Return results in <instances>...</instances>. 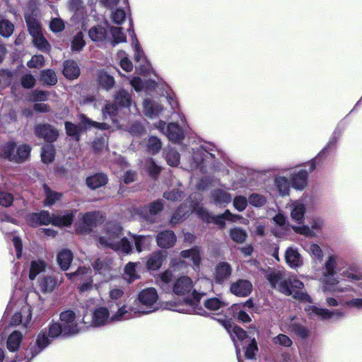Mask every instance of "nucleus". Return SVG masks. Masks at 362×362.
Masks as SVG:
<instances>
[{
	"label": "nucleus",
	"instance_id": "47",
	"mask_svg": "<svg viewBox=\"0 0 362 362\" xmlns=\"http://www.w3.org/2000/svg\"><path fill=\"white\" fill-rule=\"evenodd\" d=\"M88 34L90 38L95 42H102L106 36L105 30L101 26L93 27L90 29Z\"/></svg>",
	"mask_w": 362,
	"mask_h": 362
},
{
	"label": "nucleus",
	"instance_id": "25",
	"mask_svg": "<svg viewBox=\"0 0 362 362\" xmlns=\"http://www.w3.org/2000/svg\"><path fill=\"white\" fill-rule=\"evenodd\" d=\"M99 212H88L82 216V224L83 226L80 230L81 233H87L91 230L92 227L95 226L98 219L101 218Z\"/></svg>",
	"mask_w": 362,
	"mask_h": 362
},
{
	"label": "nucleus",
	"instance_id": "59",
	"mask_svg": "<svg viewBox=\"0 0 362 362\" xmlns=\"http://www.w3.org/2000/svg\"><path fill=\"white\" fill-rule=\"evenodd\" d=\"M110 32L113 37V46L119 42H123L126 41V36L122 31L121 28L112 27L110 29Z\"/></svg>",
	"mask_w": 362,
	"mask_h": 362
},
{
	"label": "nucleus",
	"instance_id": "39",
	"mask_svg": "<svg viewBox=\"0 0 362 362\" xmlns=\"http://www.w3.org/2000/svg\"><path fill=\"white\" fill-rule=\"evenodd\" d=\"M107 182V177L105 174L98 173L90 176L86 179V184L88 187L95 189L105 185Z\"/></svg>",
	"mask_w": 362,
	"mask_h": 362
},
{
	"label": "nucleus",
	"instance_id": "6",
	"mask_svg": "<svg viewBox=\"0 0 362 362\" xmlns=\"http://www.w3.org/2000/svg\"><path fill=\"white\" fill-rule=\"evenodd\" d=\"M139 305H134L128 307L129 310L132 313V318L141 315H147L158 310L159 304L158 294L154 288H147L141 290L137 297Z\"/></svg>",
	"mask_w": 362,
	"mask_h": 362
},
{
	"label": "nucleus",
	"instance_id": "30",
	"mask_svg": "<svg viewBox=\"0 0 362 362\" xmlns=\"http://www.w3.org/2000/svg\"><path fill=\"white\" fill-rule=\"evenodd\" d=\"M201 247L195 246L191 249L182 250L180 255L185 259H191L194 266L197 268L199 267L201 262Z\"/></svg>",
	"mask_w": 362,
	"mask_h": 362
},
{
	"label": "nucleus",
	"instance_id": "11",
	"mask_svg": "<svg viewBox=\"0 0 362 362\" xmlns=\"http://www.w3.org/2000/svg\"><path fill=\"white\" fill-rule=\"evenodd\" d=\"M315 168V160L310 161L306 166L293 168L290 173L291 187L296 190H303L308 185V176Z\"/></svg>",
	"mask_w": 362,
	"mask_h": 362
},
{
	"label": "nucleus",
	"instance_id": "12",
	"mask_svg": "<svg viewBox=\"0 0 362 362\" xmlns=\"http://www.w3.org/2000/svg\"><path fill=\"white\" fill-rule=\"evenodd\" d=\"M305 311L310 318L318 317L322 320H339L345 316V312L341 310H328L315 305H307Z\"/></svg>",
	"mask_w": 362,
	"mask_h": 362
},
{
	"label": "nucleus",
	"instance_id": "33",
	"mask_svg": "<svg viewBox=\"0 0 362 362\" xmlns=\"http://www.w3.org/2000/svg\"><path fill=\"white\" fill-rule=\"evenodd\" d=\"M57 260L61 269L66 271L73 260V253L68 249H63L58 253Z\"/></svg>",
	"mask_w": 362,
	"mask_h": 362
},
{
	"label": "nucleus",
	"instance_id": "41",
	"mask_svg": "<svg viewBox=\"0 0 362 362\" xmlns=\"http://www.w3.org/2000/svg\"><path fill=\"white\" fill-rule=\"evenodd\" d=\"M16 144L13 141H8L0 146V156L13 161L15 158Z\"/></svg>",
	"mask_w": 362,
	"mask_h": 362
},
{
	"label": "nucleus",
	"instance_id": "56",
	"mask_svg": "<svg viewBox=\"0 0 362 362\" xmlns=\"http://www.w3.org/2000/svg\"><path fill=\"white\" fill-rule=\"evenodd\" d=\"M147 147L148 152L154 155L160 150L162 144L158 138L156 136H151L148 139Z\"/></svg>",
	"mask_w": 362,
	"mask_h": 362
},
{
	"label": "nucleus",
	"instance_id": "18",
	"mask_svg": "<svg viewBox=\"0 0 362 362\" xmlns=\"http://www.w3.org/2000/svg\"><path fill=\"white\" fill-rule=\"evenodd\" d=\"M35 133L48 142L55 141L59 136L57 130L49 124H38L35 128Z\"/></svg>",
	"mask_w": 362,
	"mask_h": 362
},
{
	"label": "nucleus",
	"instance_id": "2",
	"mask_svg": "<svg viewBox=\"0 0 362 362\" xmlns=\"http://www.w3.org/2000/svg\"><path fill=\"white\" fill-rule=\"evenodd\" d=\"M191 291L192 298H185L182 302L170 304V309L182 313L203 315L204 310L198 306L201 294L193 290L192 280L186 276L177 279L173 284V292L180 296L189 294Z\"/></svg>",
	"mask_w": 362,
	"mask_h": 362
},
{
	"label": "nucleus",
	"instance_id": "17",
	"mask_svg": "<svg viewBox=\"0 0 362 362\" xmlns=\"http://www.w3.org/2000/svg\"><path fill=\"white\" fill-rule=\"evenodd\" d=\"M230 291L236 296L247 297L252 293V284L247 279H240L231 284Z\"/></svg>",
	"mask_w": 362,
	"mask_h": 362
},
{
	"label": "nucleus",
	"instance_id": "64",
	"mask_svg": "<svg viewBox=\"0 0 362 362\" xmlns=\"http://www.w3.org/2000/svg\"><path fill=\"white\" fill-rule=\"evenodd\" d=\"M64 28V23L59 18H53L49 23V28L53 33L61 32Z\"/></svg>",
	"mask_w": 362,
	"mask_h": 362
},
{
	"label": "nucleus",
	"instance_id": "19",
	"mask_svg": "<svg viewBox=\"0 0 362 362\" xmlns=\"http://www.w3.org/2000/svg\"><path fill=\"white\" fill-rule=\"evenodd\" d=\"M32 317L31 308L28 303H25L19 312L15 313L11 319V323L13 325L22 324L27 327Z\"/></svg>",
	"mask_w": 362,
	"mask_h": 362
},
{
	"label": "nucleus",
	"instance_id": "49",
	"mask_svg": "<svg viewBox=\"0 0 362 362\" xmlns=\"http://www.w3.org/2000/svg\"><path fill=\"white\" fill-rule=\"evenodd\" d=\"M247 235L243 229L235 227L230 230V238L237 243H243L246 240Z\"/></svg>",
	"mask_w": 362,
	"mask_h": 362
},
{
	"label": "nucleus",
	"instance_id": "48",
	"mask_svg": "<svg viewBox=\"0 0 362 362\" xmlns=\"http://www.w3.org/2000/svg\"><path fill=\"white\" fill-rule=\"evenodd\" d=\"M40 81L48 86H54L57 82L56 74L50 69L43 70L40 75Z\"/></svg>",
	"mask_w": 362,
	"mask_h": 362
},
{
	"label": "nucleus",
	"instance_id": "54",
	"mask_svg": "<svg viewBox=\"0 0 362 362\" xmlns=\"http://www.w3.org/2000/svg\"><path fill=\"white\" fill-rule=\"evenodd\" d=\"M144 168L149 175L153 178H156L160 172V168L156 164L152 158H148L146 160Z\"/></svg>",
	"mask_w": 362,
	"mask_h": 362
},
{
	"label": "nucleus",
	"instance_id": "14",
	"mask_svg": "<svg viewBox=\"0 0 362 362\" xmlns=\"http://www.w3.org/2000/svg\"><path fill=\"white\" fill-rule=\"evenodd\" d=\"M60 325L64 329V336L78 334L81 330L80 323L76 318L75 313L71 310H66L60 314Z\"/></svg>",
	"mask_w": 362,
	"mask_h": 362
},
{
	"label": "nucleus",
	"instance_id": "29",
	"mask_svg": "<svg viewBox=\"0 0 362 362\" xmlns=\"http://www.w3.org/2000/svg\"><path fill=\"white\" fill-rule=\"evenodd\" d=\"M199 209H200V206L198 205V201H197V202L192 203L190 204V207L186 211H184L183 206H181L173 215L170 219V223L176 224L180 222L185 216L189 212L195 211L197 214V210Z\"/></svg>",
	"mask_w": 362,
	"mask_h": 362
},
{
	"label": "nucleus",
	"instance_id": "28",
	"mask_svg": "<svg viewBox=\"0 0 362 362\" xmlns=\"http://www.w3.org/2000/svg\"><path fill=\"white\" fill-rule=\"evenodd\" d=\"M61 281V279H58L54 276H47L38 280V286L42 292L52 291L59 286Z\"/></svg>",
	"mask_w": 362,
	"mask_h": 362
},
{
	"label": "nucleus",
	"instance_id": "38",
	"mask_svg": "<svg viewBox=\"0 0 362 362\" xmlns=\"http://www.w3.org/2000/svg\"><path fill=\"white\" fill-rule=\"evenodd\" d=\"M98 82L100 87L106 90L112 88L115 83L114 78L104 71L98 72Z\"/></svg>",
	"mask_w": 362,
	"mask_h": 362
},
{
	"label": "nucleus",
	"instance_id": "46",
	"mask_svg": "<svg viewBox=\"0 0 362 362\" xmlns=\"http://www.w3.org/2000/svg\"><path fill=\"white\" fill-rule=\"evenodd\" d=\"M136 264L129 262L124 268V279L129 283L139 278V275L136 271Z\"/></svg>",
	"mask_w": 362,
	"mask_h": 362
},
{
	"label": "nucleus",
	"instance_id": "10",
	"mask_svg": "<svg viewBox=\"0 0 362 362\" xmlns=\"http://www.w3.org/2000/svg\"><path fill=\"white\" fill-rule=\"evenodd\" d=\"M38 1L39 0H30L25 8V19L29 33L32 37L42 33L39 22Z\"/></svg>",
	"mask_w": 362,
	"mask_h": 362
},
{
	"label": "nucleus",
	"instance_id": "51",
	"mask_svg": "<svg viewBox=\"0 0 362 362\" xmlns=\"http://www.w3.org/2000/svg\"><path fill=\"white\" fill-rule=\"evenodd\" d=\"M204 304L206 308L213 311L218 310L227 305V303L218 298H209L204 301Z\"/></svg>",
	"mask_w": 362,
	"mask_h": 362
},
{
	"label": "nucleus",
	"instance_id": "21",
	"mask_svg": "<svg viewBox=\"0 0 362 362\" xmlns=\"http://www.w3.org/2000/svg\"><path fill=\"white\" fill-rule=\"evenodd\" d=\"M232 268L227 262H220L215 269L214 279L216 283L222 284L231 275Z\"/></svg>",
	"mask_w": 362,
	"mask_h": 362
},
{
	"label": "nucleus",
	"instance_id": "60",
	"mask_svg": "<svg viewBox=\"0 0 362 362\" xmlns=\"http://www.w3.org/2000/svg\"><path fill=\"white\" fill-rule=\"evenodd\" d=\"M293 230L298 234L305 235L308 238H314L316 236L317 233L313 231L311 227L308 226H293Z\"/></svg>",
	"mask_w": 362,
	"mask_h": 362
},
{
	"label": "nucleus",
	"instance_id": "34",
	"mask_svg": "<svg viewBox=\"0 0 362 362\" xmlns=\"http://www.w3.org/2000/svg\"><path fill=\"white\" fill-rule=\"evenodd\" d=\"M163 208V203L161 200H157L149 205L145 206L141 209V213L146 220L151 221L150 216L156 215Z\"/></svg>",
	"mask_w": 362,
	"mask_h": 362
},
{
	"label": "nucleus",
	"instance_id": "42",
	"mask_svg": "<svg viewBox=\"0 0 362 362\" xmlns=\"http://www.w3.org/2000/svg\"><path fill=\"white\" fill-rule=\"evenodd\" d=\"M30 153V148L28 145L22 144L18 147L16 146V152L14 154L15 158H13V162H24L28 158Z\"/></svg>",
	"mask_w": 362,
	"mask_h": 362
},
{
	"label": "nucleus",
	"instance_id": "8",
	"mask_svg": "<svg viewBox=\"0 0 362 362\" xmlns=\"http://www.w3.org/2000/svg\"><path fill=\"white\" fill-rule=\"evenodd\" d=\"M60 334L64 335V329L59 323L51 324L48 331L42 330L37 335L35 344L30 347L32 357L37 356L50 344L53 339L58 337Z\"/></svg>",
	"mask_w": 362,
	"mask_h": 362
},
{
	"label": "nucleus",
	"instance_id": "7",
	"mask_svg": "<svg viewBox=\"0 0 362 362\" xmlns=\"http://www.w3.org/2000/svg\"><path fill=\"white\" fill-rule=\"evenodd\" d=\"M76 211L66 212L64 215L53 216L47 211H42L39 213H33L28 217V223L35 226L37 225H48L52 223L56 226H69L71 224L74 218V213Z\"/></svg>",
	"mask_w": 362,
	"mask_h": 362
},
{
	"label": "nucleus",
	"instance_id": "35",
	"mask_svg": "<svg viewBox=\"0 0 362 362\" xmlns=\"http://www.w3.org/2000/svg\"><path fill=\"white\" fill-rule=\"evenodd\" d=\"M274 185L279 194L281 197L287 196L289 194L291 181L284 176H276L274 180Z\"/></svg>",
	"mask_w": 362,
	"mask_h": 362
},
{
	"label": "nucleus",
	"instance_id": "61",
	"mask_svg": "<svg viewBox=\"0 0 362 362\" xmlns=\"http://www.w3.org/2000/svg\"><path fill=\"white\" fill-rule=\"evenodd\" d=\"M346 294L342 296H337V298L327 297L326 298V304L329 307H336L341 305L345 307Z\"/></svg>",
	"mask_w": 362,
	"mask_h": 362
},
{
	"label": "nucleus",
	"instance_id": "1",
	"mask_svg": "<svg viewBox=\"0 0 362 362\" xmlns=\"http://www.w3.org/2000/svg\"><path fill=\"white\" fill-rule=\"evenodd\" d=\"M341 257L330 255L327 258L321 281L324 292L346 293L345 307L362 309V270L354 264L344 267Z\"/></svg>",
	"mask_w": 362,
	"mask_h": 362
},
{
	"label": "nucleus",
	"instance_id": "26",
	"mask_svg": "<svg viewBox=\"0 0 362 362\" xmlns=\"http://www.w3.org/2000/svg\"><path fill=\"white\" fill-rule=\"evenodd\" d=\"M176 242V236L172 230H165L157 235L158 245L163 248L173 247Z\"/></svg>",
	"mask_w": 362,
	"mask_h": 362
},
{
	"label": "nucleus",
	"instance_id": "55",
	"mask_svg": "<svg viewBox=\"0 0 362 362\" xmlns=\"http://www.w3.org/2000/svg\"><path fill=\"white\" fill-rule=\"evenodd\" d=\"M83 34L82 32H78L73 38L71 41V50L74 52L81 51L86 45L83 39Z\"/></svg>",
	"mask_w": 362,
	"mask_h": 362
},
{
	"label": "nucleus",
	"instance_id": "50",
	"mask_svg": "<svg viewBox=\"0 0 362 362\" xmlns=\"http://www.w3.org/2000/svg\"><path fill=\"white\" fill-rule=\"evenodd\" d=\"M33 42L35 46L41 51H49L50 45L45 37L43 36L42 33L33 36Z\"/></svg>",
	"mask_w": 362,
	"mask_h": 362
},
{
	"label": "nucleus",
	"instance_id": "40",
	"mask_svg": "<svg viewBox=\"0 0 362 362\" xmlns=\"http://www.w3.org/2000/svg\"><path fill=\"white\" fill-rule=\"evenodd\" d=\"M211 197L215 204L219 205H226L229 204L232 200L231 195L227 192L222 189H215L212 194Z\"/></svg>",
	"mask_w": 362,
	"mask_h": 362
},
{
	"label": "nucleus",
	"instance_id": "3",
	"mask_svg": "<svg viewBox=\"0 0 362 362\" xmlns=\"http://www.w3.org/2000/svg\"><path fill=\"white\" fill-rule=\"evenodd\" d=\"M266 277L272 286L281 293L303 302H312L310 296L303 290V283L296 277L292 276L286 278L281 273L274 271L268 272Z\"/></svg>",
	"mask_w": 362,
	"mask_h": 362
},
{
	"label": "nucleus",
	"instance_id": "31",
	"mask_svg": "<svg viewBox=\"0 0 362 362\" xmlns=\"http://www.w3.org/2000/svg\"><path fill=\"white\" fill-rule=\"evenodd\" d=\"M92 265L95 270L103 275L105 278L107 279L111 276L110 271L112 267L110 260H107L106 259H98Z\"/></svg>",
	"mask_w": 362,
	"mask_h": 362
},
{
	"label": "nucleus",
	"instance_id": "44",
	"mask_svg": "<svg viewBox=\"0 0 362 362\" xmlns=\"http://www.w3.org/2000/svg\"><path fill=\"white\" fill-rule=\"evenodd\" d=\"M46 264L42 260H34L31 262L29 273V278L33 280L35 277L45 271Z\"/></svg>",
	"mask_w": 362,
	"mask_h": 362
},
{
	"label": "nucleus",
	"instance_id": "36",
	"mask_svg": "<svg viewBox=\"0 0 362 362\" xmlns=\"http://www.w3.org/2000/svg\"><path fill=\"white\" fill-rule=\"evenodd\" d=\"M63 74L66 78L73 79L79 76L80 69L75 62L67 60L64 63Z\"/></svg>",
	"mask_w": 362,
	"mask_h": 362
},
{
	"label": "nucleus",
	"instance_id": "5",
	"mask_svg": "<svg viewBox=\"0 0 362 362\" xmlns=\"http://www.w3.org/2000/svg\"><path fill=\"white\" fill-rule=\"evenodd\" d=\"M119 307L117 310L112 315L109 310L104 306L96 307L92 313L90 325L95 327L105 326L113 321H122L132 318V313L129 310L128 306L121 305L117 303Z\"/></svg>",
	"mask_w": 362,
	"mask_h": 362
},
{
	"label": "nucleus",
	"instance_id": "63",
	"mask_svg": "<svg viewBox=\"0 0 362 362\" xmlns=\"http://www.w3.org/2000/svg\"><path fill=\"white\" fill-rule=\"evenodd\" d=\"M266 198L259 194H252L248 199V202L256 207L262 206L266 203Z\"/></svg>",
	"mask_w": 362,
	"mask_h": 362
},
{
	"label": "nucleus",
	"instance_id": "52",
	"mask_svg": "<svg viewBox=\"0 0 362 362\" xmlns=\"http://www.w3.org/2000/svg\"><path fill=\"white\" fill-rule=\"evenodd\" d=\"M42 160L45 163H49L54 160V148L52 144H46L42 146L41 152Z\"/></svg>",
	"mask_w": 362,
	"mask_h": 362
},
{
	"label": "nucleus",
	"instance_id": "58",
	"mask_svg": "<svg viewBox=\"0 0 362 362\" xmlns=\"http://www.w3.org/2000/svg\"><path fill=\"white\" fill-rule=\"evenodd\" d=\"M14 26L13 23L7 20L0 21V35L8 37L11 36L13 32Z\"/></svg>",
	"mask_w": 362,
	"mask_h": 362
},
{
	"label": "nucleus",
	"instance_id": "24",
	"mask_svg": "<svg viewBox=\"0 0 362 362\" xmlns=\"http://www.w3.org/2000/svg\"><path fill=\"white\" fill-rule=\"evenodd\" d=\"M285 258L287 264L291 268L300 267L303 264V258L296 248L288 247L285 252Z\"/></svg>",
	"mask_w": 362,
	"mask_h": 362
},
{
	"label": "nucleus",
	"instance_id": "53",
	"mask_svg": "<svg viewBox=\"0 0 362 362\" xmlns=\"http://www.w3.org/2000/svg\"><path fill=\"white\" fill-rule=\"evenodd\" d=\"M241 349H245V357L248 359H252L255 357L256 352L257 351V345L256 340L254 337L249 341L247 344H244Z\"/></svg>",
	"mask_w": 362,
	"mask_h": 362
},
{
	"label": "nucleus",
	"instance_id": "23",
	"mask_svg": "<svg viewBox=\"0 0 362 362\" xmlns=\"http://www.w3.org/2000/svg\"><path fill=\"white\" fill-rule=\"evenodd\" d=\"M197 215L204 221L208 223H214L221 228L225 227V212L223 214L218 216H213L210 214L205 209L200 207L197 210Z\"/></svg>",
	"mask_w": 362,
	"mask_h": 362
},
{
	"label": "nucleus",
	"instance_id": "37",
	"mask_svg": "<svg viewBox=\"0 0 362 362\" xmlns=\"http://www.w3.org/2000/svg\"><path fill=\"white\" fill-rule=\"evenodd\" d=\"M23 340V334L19 331L13 332L8 337L6 345L11 352L16 351Z\"/></svg>",
	"mask_w": 362,
	"mask_h": 362
},
{
	"label": "nucleus",
	"instance_id": "22",
	"mask_svg": "<svg viewBox=\"0 0 362 362\" xmlns=\"http://www.w3.org/2000/svg\"><path fill=\"white\" fill-rule=\"evenodd\" d=\"M167 252L165 251H156L148 257L146 262V267L149 270H158L162 266L166 258Z\"/></svg>",
	"mask_w": 362,
	"mask_h": 362
},
{
	"label": "nucleus",
	"instance_id": "13",
	"mask_svg": "<svg viewBox=\"0 0 362 362\" xmlns=\"http://www.w3.org/2000/svg\"><path fill=\"white\" fill-rule=\"evenodd\" d=\"M132 21L130 19L129 20V28L128 29V31L129 32V34L131 35L132 37V46L134 47V60L139 63L138 66H136L137 69H139V71L141 74H145L148 73L151 69V65L148 63V62L146 60L143 51L141 50V47L139 45V41L136 37L135 33L134 32V30L132 28Z\"/></svg>",
	"mask_w": 362,
	"mask_h": 362
},
{
	"label": "nucleus",
	"instance_id": "62",
	"mask_svg": "<svg viewBox=\"0 0 362 362\" xmlns=\"http://www.w3.org/2000/svg\"><path fill=\"white\" fill-rule=\"evenodd\" d=\"M13 202L12 194L4 191L0 187V205L8 207L10 206Z\"/></svg>",
	"mask_w": 362,
	"mask_h": 362
},
{
	"label": "nucleus",
	"instance_id": "43",
	"mask_svg": "<svg viewBox=\"0 0 362 362\" xmlns=\"http://www.w3.org/2000/svg\"><path fill=\"white\" fill-rule=\"evenodd\" d=\"M133 240L134 241L135 247L138 252L148 249L151 243V238L150 236L144 235H134Z\"/></svg>",
	"mask_w": 362,
	"mask_h": 362
},
{
	"label": "nucleus",
	"instance_id": "27",
	"mask_svg": "<svg viewBox=\"0 0 362 362\" xmlns=\"http://www.w3.org/2000/svg\"><path fill=\"white\" fill-rule=\"evenodd\" d=\"M163 110V107L149 99H145L144 101V113L146 117L153 118L158 116Z\"/></svg>",
	"mask_w": 362,
	"mask_h": 362
},
{
	"label": "nucleus",
	"instance_id": "9",
	"mask_svg": "<svg viewBox=\"0 0 362 362\" xmlns=\"http://www.w3.org/2000/svg\"><path fill=\"white\" fill-rule=\"evenodd\" d=\"M78 119L80 121V127L69 122H65L66 134L69 136L73 137L76 141L79 140L80 134L82 129L86 130L90 128L107 129L109 128V125L107 124L95 122L83 114L79 115Z\"/></svg>",
	"mask_w": 362,
	"mask_h": 362
},
{
	"label": "nucleus",
	"instance_id": "20",
	"mask_svg": "<svg viewBox=\"0 0 362 362\" xmlns=\"http://www.w3.org/2000/svg\"><path fill=\"white\" fill-rule=\"evenodd\" d=\"M291 217L292 220L301 223L304 221V216L306 211L305 204L302 200H296L290 205Z\"/></svg>",
	"mask_w": 362,
	"mask_h": 362
},
{
	"label": "nucleus",
	"instance_id": "16",
	"mask_svg": "<svg viewBox=\"0 0 362 362\" xmlns=\"http://www.w3.org/2000/svg\"><path fill=\"white\" fill-rule=\"evenodd\" d=\"M165 122L159 121L155 127L163 132L168 139L173 142H180L185 137L184 130L176 123L171 122L168 124L165 131Z\"/></svg>",
	"mask_w": 362,
	"mask_h": 362
},
{
	"label": "nucleus",
	"instance_id": "57",
	"mask_svg": "<svg viewBox=\"0 0 362 362\" xmlns=\"http://www.w3.org/2000/svg\"><path fill=\"white\" fill-rule=\"evenodd\" d=\"M166 161L170 166H177L180 163V154L173 148L168 149L165 156Z\"/></svg>",
	"mask_w": 362,
	"mask_h": 362
},
{
	"label": "nucleus",
	"instance_id": "4",
	"mask_svg": "<svg viewBox=\"0 0 362 362\" xmlns=\"http://www.w3.org/2000/svg\"><path fill=\"white\" fill-rule=\"evenodd\" d=\"M122 228L117 223H108L99 238L103 247H108L118 253L127 255L132 252L131 243L126 238H122Z\"/></svg>",
	"mask_w": 362,
	"mask_h": 362
},
{
	"label": "nucleus",
	"instance_id": "32",
	"mask_svg": "<svg viewBox=\"0 0 362 362\" xmlns=\"http://www.w3.org/2000/svg\"><path fill=\"white\" fill-rule=\"evenodd\" d=\"M43 189L45 196L44 200V205L45 206H51L54 205L57 202L59 201L63 196L62 193L51 189L46 185H43Z\"/></svg>",
	"mask_w": 362,
	"mask_h": 362
},
{
	"label": "nucleus",
	"instance_id": "15",
	"mask_svg": "<svg viewBox=\"0 0 362 362\" xmlns=\"http://www.w3.org/2000/svg\"><path fill=\"white\" fill-rule=\"evenodd\" d=\"M235 346V352L238 362H243L240 358L241 346H243L244 344H247L252 337H249L246 332L241 327L238 326H233L232 329H228Z\"/></svg>",
	"mask_w": 362,
	"mask_h": 362
},
{
	"label": "nucleus",
	"instance_id": "45",
	"mask_svg": "<svg viewBox=\"0 0 362 362\" xmlns=\"http://www.w3.org/2000/svg\"><path fill=\"white\" fill-rule=\"evenodd\" d=\"M115 100L117 104L122 107H129L131 105L130 95L124 90L118 91L115 96Z\"/></svg>",
	"mask_w": 362,
	"mask_h": 362
}]
</instances>
